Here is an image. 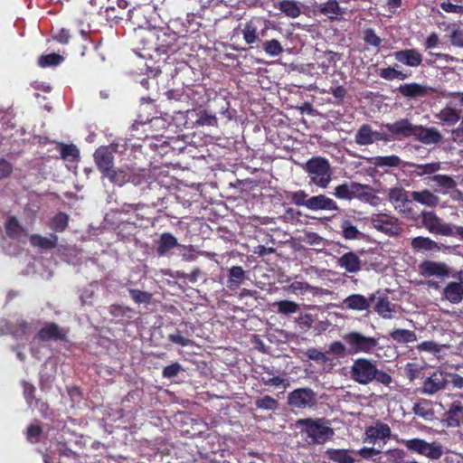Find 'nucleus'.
Segmentation results:
<instances>
[{"mask_svg": "<svg viewBox=\"0 0 463 463\" xmlns=\"http://www.w3.org/2000/svg\"><path fill=\"white\" fill-rule=\"evenodd\" d=\"M395 305L391 303L388 297H380L375 304V312L385 319H392L393 317L392 312H394Z\"/></svg>", "mask_w": 463, "mask_h": 463, "instance_id": "nucleus-36", "label": "nucleus"}, {"mask_svg": "<svg viewBox=\"0 0 463 463\" xmlns=\"http://www.w3.org/2000/svg\"><path fill=\"white\" fill-rule=\"evenodd\" d=\"M420 215L423 226L430 232L447 237L456 236L463 241V226L444 222L433 211H422Z\"/></svg>", "mask_w": 463, "mask_h": 463, "instance_id": "nucleus-7", "label": "nucleus"}, {"mask_svg": "<svg viewBox=\"0 0 463 463\" xmlns=\"http://www.w3.org/2000/svg\"><path fill=\"white\" fill-rule=\"evenodd\" d=\"M263 372L260 373V381L266 386H280L282 385L284 388H288L289 386V382L287 379H284L280 376H276L273 373L272 369L269 367L263 366Z\"/></svg>", "mask_w": 463, "mask_h": 463, "instance_id": "nucleus-31", "label": "nucleus"}, {"mask_svg": "<svg viewBox=\"0 0 463 463\" xmlns=\"http://www.w3.org/2000/svg\"><path fill=\"white\" fill-rule=\"evenodd\" d=\"M374 298L373 294L369 298L360 294H353L345 298L343 303L348 309L364 311L370 307L371 302L373 301Z\"/></svg>", "mask_w": 463, "mask_h": 463, "instance_id": "nucleus-24", "label": "nucleus"}, {"mask_svg": "<svg viewBox=\"0 0 463 463\" xmlns=\"http://www.w3.org/2000/svg\"><path fill=\"white\" fill-rule=\"evenodd\" d=\"M364 41L371 46L379 48L383 40L375 33L372 28H367L364 31Z\"/></svg>", "mask_w": 463, "mask_h": 463, "instance_id": "nucleus-62", "label": "nucleus"}, {"mask_svg": "<svg viewBox=\"0 0 463 463\" xmlns=\"http://www.w3.org/2000/svg\"><path fill=\"white\" fill-rule=\"evenodd\" d=\"M437 118L440 120L442 123L448 126H454L460 119V111L451 107L450 105H447L443 108L437 115Z\"/></svg>", "mask_w": 463, "mask_h": 463, "instance_id": "nucleus-32", "label": "nucleus"}, {"mask_svg": "<svg viewBox=\"0 0 463 463\" xmlns=\"http://www.w3.org/2000/svg\"><path fill=\"white\" fill-rule=\"evenodd\" d=\"M447 414L449 425L459 426L463 424V405L460 402H453Z\"/></svg>", "mask_w": 463, "mask_h": 463, "instance_id": "nucleus-40", "label": "nucleus"}, {"mask_svg": "<svg viewBox=\"0 0 463 463\" xmlns=\"http://www.w3.org/2000/svg\"><path fill=\"white\" fill-rule=\"evenodd\" d=\"M350 378L362 385L376 382L389 387L392 383V376L387 372L378 369L375 361L364 357H359L353 361L350 367Z\"/></svg>", "mask_w": 463, "mask_h": 463, "instance_id": "nucleus-1", "label": "nucleus"}, {"mask_svg": "<svg viewBox=\"0 0 463 463\" xmlns=\"http://www.w3.org/2000/svg\"><path fill=\"white\" fill-rule=\"evenodd\" d=\"M63 56L58 53H49L41 55L38 59V65L42 68L57 66L63 61Z\"/></svg>", "mask_w": 463, "mask_h": 463, "instance_id": "nucleus-54", "label": "nucleus"}, {"mask_svg": "<svg viewBox=\"0 0 463 463\" xmlns=\"http://www.w3.org/2000/svg\"><path fill=\"white\" fill-rule=\"evenodd\" d=\"M343 339L347 345L349 354L359 353L373 354L379 346V342L376 338L364 335L357 331L345 334Z\"/></svg>", "mask_w": 463, "mask_h": 463, "instance_id": "nucleus-9", "label": "nucleus"}, {"mask_svg": "<svg viewBox=\"0 0 463 463\" xmlns=\"http://www.w3.org/2000/svg\"><path fill=\"white\" fill-rule=\"evenodd\" d=\"M215 93L213 90H208L203 85H194L185 88L181 94L174 90H169L166 94L169 99L186 100L194 109V107L206 105L213 99L212 96H214Z\"/></svg>", "mask_w": 463, "mask_h": 463, "instance_id": "nucleus-8", "label": "nucleus"}, {"mask_svg": "<svg viewBox=\"0 0 463 463\" xmlns=\"http://www.w3.org/2000/svg\"><path fill=\"white\" fill-rule=\"evenodd\" d=\"M297 426L312 444H324L334 435V430L324 418L299 419L297 420Z\"/></svg>", "mask_w": 463, "mask_h": 463, "instance_id": "nucleus-3", "label": "nucleus"}, {"mask_svg": "<svg viewBox=\"0 0 463 463\" xmlns=\"http://www.w3.org/2000/svg\"><path fill=\"white\" fill-rule=\"evenodd\" d=\"M412 411L417 416L426 420H431L434 415L433 410L430 408V403L426 401L415 403Z\"/></svg>", "mask_w": 463, "mask_h": 463, "instance_id": "nucleus-52", "label": "nucleus"}, {"mask_svg": "<svg viewBox=\"0 0 463 463\" xmlns=\"http://www.w3.org/2000/svg\"><path fill=\"white\" fill-rule=\"evenodd\" d=\"M390 337L400 345L413 343L417 340L416 333L408 329H394L390 332Z\"/></svg>", "mask_w": 463, "mask_h": 463, "instance_id": "nucleus-38", "label": "nucleus"}, {"mask_svg": "<svg viewBox=\"0 0 463 463\" xmlns=\"http://www.w3.org/2000/svg\"><path fill=\"white\" fill-rule=\"evenodd\" d=\"M411 247L416 251L420 252H439L441 246L429 237L418 236L412 239Z\"/></svg>", "mask_w": 463, "mask_h": 463, "instance_id": "nucleus-30", "label": "nucleus"}, {"mask_svg": "<svg viewBox=\"0 0 463 463\" xmlns=\"http://www.w3.org/2000/svg\"><path fill=\"white\" fill-rule=\"evenodd\" d=\"M413 137L425 145H436L441 142L442 135L435 128H427L422 125H415Z\"/></svg>", "mask_w": 463, "mask_h": 463, "instance_id": "nucleus-18", "label": "nucleus"}, {"mask_svg": "<svg viewBox=\"0 0 463 463\" xmlns=\"http://www.w3.org/2000/svg\"><path fill=\"white\" fill-rule=\"evenodd\" d=\"M69 220L66 213L59 212L49 220L47 225L54 232H63L68 227Z\"/></svg>", "mask_w": 463, "mask_h": 463, "instance_id": "nucleus-37", "label": "nucleus"}, {"mask_svg": "<svg viewBox=\"0 0 463 463\" xmlns=\"http://www.w3.org/2000/svg\"><path fill=\"white\" fill-rule=\"evenodd\" d=\"M114 152L116 147L113 145L101 146L95 150L93 158L101 176L114 167Z\"/></svg>", "mask_w": 463, "mask_h": 463, "instance_id": "nucleus-13", "label": "nucleus"}, {"mask_svg": "<svg viewBox=\"0 0 463 463\" xmlns=\"http://www.w3.org/2000/svg\"><path fill=\"white\" fill-rule=\"evenodd\" d=\"M255 405L259 409L274 411L279 406V402L269 395H266L262 398L257 399Z\"/></svg>", "mask_w": 463, "mask_h": 463, "instance_id": "nucleus-60", "label": "nucleus"}, {"mask_svg": "<svg viewBox=\"0 0 463 463\" xmlns=\"http://www.w3.org/2000/svg\"><path fill=\"white\" fill-rule=\"evenodd\" d=\"M196 123L200 126L216 127L218 125V118L215 114H212L207 110H201Z\"/></svg>", "mask_w": 463, "mask_h": 463, "instance_id": "nucleus-58", "label": "nucleus"}, {"mask_svg": "<svg viewBox=\"0 0 463 463\" xmlns=\"http://www.w3.org/2000/svg\"><path fill=\"white\" fill-rule=\"evenodd\" d=\"M213 108L220 118L225 123L234 119L237 116V110L232 109L229 99L222 94L215 93L213 97Z\"/></svg>", "mask_w": 463, "mask_h": 463, "instance_id": "nucleus-15", "label": "nucleus"}, {"mask_svg": "<svg viewBox=\"0 0 463 463\" xmlns=\"http://www.w3.org/2000/svg\"><path fill=\"white\" fill-rule=\"evenodd\" d=\"M314 289L312 286H310L307 282L295 280L288 286V291L295 295H304L307 291H311Z\"/></svg>", "mask_w": 463, "mask_h": 463, "instance_id": "nucleus-61", "label": "nucleus"}, {"mask_svg": "<svg viewBox=\"0 0 463 463\" xmlns=\"http://www.w3.org/2000/svg\"><path fill=\"white\" fill-rule=\"evenodd\" d=\"M245 279V272L240 266L232 267L229 271L228 287L232 289L239 288Z\"/></svg>", "mask_w": 463, "mask_h": 463, "instance_id": "nucleus-48", "label": "nucleus"}, {"mask_svg": "<svg viewBox=\"0 0 463 463\" xmlns=\"http://www.w3.org/2000/svg\"><path fill=\"white\" fill-rule=\"evenodd\" d=\"M309 198L310 197L304 190L286 193V199L289 200L291 203L297 206H305L307 208Z\"/></svg>", "mask_w": 463, "mask_h": 463, "instance_id": "nucleus-49", "label": "nucleus"}, {"mask_svg": "<svg viewBox=\"0 0 463 463\" xmlns=\"http://www.w3.org/2000/svg\"><path fill=\"white\" fill-rule=\"evenodd\" d=\"M429 180L433 182L437 186L434 192L447 194L449 191L457 187V182L449 175H434Z\"/></svg>", "mask_w": 463, "mask_h": 463, "instance_id": "nucleus-29", "label": "nucleus"}, {"mask_svg": "<svg viewBox=\"0 0 463 463\" xmlns=\"http://www.w3.org/2000/svg\"><path fill=\"white\" fill-rule=\"evenodd\" d=\"M421 366L415 363H408L404 367V373L410 381L419 378L421 373Z\"/></svg>", "mask_w": 463, "mask_h": 463, "instance_id": "nucleus-63", "label": "nucleus"}, {"mask_svg": "<svg viewBox=\"0 0 463 463\" xmlns=\"http://www.w3.org/2000/svg\"><path fill=\"white\" fill-rule=\"evenodd\" d=\"M392 430L387 423L377 420L375 425L365 428L364 442L375 444L379 440H383L386 443V440L390 439Z\"/></svg>", "mask_w": 463, "mask_h": 463, "instance_id": "nucleus-17", "label": "nucleus"}, {"mask_svg": "<svg viewBox=\"0 0 463 463\" xmlns=\"http://www.w3.org/2000/svg\"><path fill=\"white\" fill-rule=\"evenodd\" d=\"M156 244V253L160 257L169 258L173 254H177L190 260L196 259L201 255V252L194 246L179 243L177 238L171 232L161 233Z\"/></svg>", "mask_w": 463, "mask_h": 463, "instance_id": "nucleus-2", "label": "nucleus"}, {"mask_svg": "<svg viewBox=\"0 0 463 463\" xmlns=\"http://www.w3.org/2000/svg\"><path fill=\"white\" fill-rule=\"evenodd\" d=\"M307 209L311 211H337V203L325 194L311 196L307 203Z\"/></svg>", "mask_w": 463, "mask_h": 463, "instance_id": "nucleus-23", "label": "nucleus"}, {"mask_svg": "<svg viewBox=\"0 0 463 463\" xmlns=\"http://www.w3.org/2000/svg\"><path fill=\"white\" fill-rule=\"evenodd\" d=\"M448 382L449 380L445 373L442 371H435L423 382L421 391L423 393L434 394L444 389Z\"/></svg>", "mask_w": 463, "mask_h": 463, "instance_id": "nucleus-19", "label": "nucleus"}, {"mask_svg": "<svg viewBox=\"0 0 463 463\" xmlns=\"http://www.w3.org/2000/svg\"><path fill=\"white\" fill-rule=\"evenodd\" d=\"M68 329L61 327L54 322L46 323L37 333L36 337L42 342L65 341Z\"/></svg>", "mask_w": 463, "mask_h": 463, "instance_id": "nucleus-16", "label": "nucleus"}, {"mask_svg": "<svg viewBox=\"0 0 463 463\" xmlns=\"http://www.w3.org/2000/svg\"><path fill=\"white\" fill-rule=\"evenodd\" d=\"M29 242L34 248L49 250L56 248L58 245V236L55 233H50L48 236L32 234L29 237Z\"/></svg>", "mask_w": 463, "mask_h": 463, "instance_id": "nucleus-27", "label": "nucleus"}, {"mask_svg": "<svg viewBox=\"0 0 463 463\" xmlns=\"http://www.w3.org/2000/svg\"><path fill=\"white\" fill-rule=\"evenodd\" d=\"M397 90L402 97L410 99L425 97L428 94V88L417 82L401 84Z\"/></svg>", "mask_w": 463, "mask_h": 463, "instance_id": "nucleus-25", "label": "nucleus"}, {"mask_svg": "<svg viewBox=\"0 0 463 463\" xmlns=\"http://www.w3.org/2000/svg\"><path fill=\"white\" fill-rule=\"evenodd\" d=\"M5 228L7 237L10 239H17L23 232V227L14 216L8 217Z\"/></svg>", "mask_w": 463, "mask_h": 463, "instance_id": "nucleus-47", "label": "nucleus"}, {"mask_svg": "<svg viewBox=\"0 0 463 463\" xmlns=\"http://www.w3.org/2000/svg\"><path fill=\"white\" fill-rule=\"evenodd\" d=\"M444 297L452 304H458L463 299V285L458 282H449L444 288Z\"/></svg>", "mask_w": 463, "mask_h": 463, "instance_id": "nucleus-33", "label": "nucleus"}, {"mask_svg": "<svg viewBox=\"0 0 463 463\" xmlns=\"http://www.w3.org/2000/svg\"><path fill=\"white\" fill-rule=\"evenodd\" d=\"M388 199L394 205L396 210L412 219H416L418 214L414 212L411 205L410 193L402 187H393L388 192Z\"/></svg>", "mask_w": 463, "mask_h": 463, "instance_id": "nucleus-10", "label": "nucleus"}, {"mask_svg": "<svg viewBox=\"0 0 463 463\" xmlns=\"http://www.w3.org/2000/svg\"><path fill=\"white\" fill-rule=\"evenodd\" d=\"M177 37L175 33H163L158 34L156 50L163 54L175 52Z\"/></svg>", "mask_w": 463, "mask_h": 463, "instance_id": "nucleus-28", "label": "nucleus"}, {"mask_svg": "<svg viewBox=\"0 0 463 463\" xmlns=\"http://www.w3.org/2000/svg\"><path fill=\"white\" fill-rule=\"evenodd\" d=\"M269 29V20L261 16H253L244 24H241L237 30H240L244 42L248 45L259 47Z\"/></svg>", "mask_w": 463, "mask_h": 463, "instance_id": "nucleus-6", "label": "nucleus"}, {"mask_svg": "<svg viewBox=\"0 0 463 463\" xmlns=\"http://www.w3.org/2000/svg\"><path fill=\"white\" fill-rule=\"evenodd\" d=\"M31 325L23 318L17 319L14 324L8 326L9 333L15 338H22L23 336L29 334Z\"/></svg>", "mask_w": 463, "mask_h": 463, "instance_id": "nucleus-45", "label": "nucleus"}, {"mask_svg": "<svg viewBox=\"0 0 463 463\" xmlns=\"http://www.w3.org/2000/svg\"><path fill=\"white\" fill-rule=\"evenodd\" d=\"M393 57L398 62L409 67H419L423 61L422 54L415 48L397 51Z\"/></svg>", "mask_w": 463, "mask_h": 463, "instance_id": "nucleus-20", "label": "nucleus"}, {"mask_svg": "<svg viewBox=\"0 0 463 463\" xmlns=\"http://www.w3.org/2000/svg\"><path fill=\"white\" fill-rule=\"evenodd\" d=\"M404 445L408 450L415 452L419 455H423L426 440L415 438L405 440Z\"/></svg>", "mask_w": 463, "mask_h": 463, "instance_id": "nucleus-59", "label": "nucleus"}, {"mask_svg": "<svg viewBox=\"0 0 463 463\" xmlns=\"http://www.w3.org/2000/svg\"><path fill=\"white\" fill-rule=\"evenodd\" d=\"M103 178H108L109 181L118 186H122L126 183L128 182L129 176H128V168H115L113 167L109 171H108L104 175H102Z\"/></svg>", "mask_w": 463, "mask_h": 463, "instance_id": "nucleus-34", "label": "nucleus"}, {"mask_svg": "<svg viewBox=\"0 0 463 463\" xmlns=\"http://www.w3.org/2000/svg\"><path fill=\"white\" fill-rule=\"evenodd\" d=\"M340 228L342 229L343 236L347 240L356 239L361 234L357 227L350 220L342 221Z\"/></svg>", "mask_w": 463, "mask_h": 463, "instance_id": "nucleus-56", "label": "nucleus"}, {"mask_svg": "<svg viewBox=\"0 0 463 463\" xmlns=\"http://www.w3.org/2000/svg\"><path fill=\"white\" fill-rule=\"evenodd\" d=\"M263 51L269 56H279L283 52V47L279 40L271 39L260 43Z\"/></svg>", "mask_w": 463, "mask_h": 463, "instance_id": "nucleus-51", "label": "nucleus"}, {"mask_svg": "<svg viewBox=\"0 0 463 463\" xmlns=\"http://www.w3.org/2000/svg\"><path fill=\"white\" fill-rule=\"evenodd\" d=\"M60 155L63 160L76 161L80 157V151L73 144H61Z\"/></svg>", "mask_w": 463, "mask_h": 463, "instance_id": "nucleus-50", "label": "nucleus"}, {"mask_svg": "<svg viewBox=\"0 0 463 463\" xmlns=\"http://www.w3.org/2000/svg\"><path fill=\"white\" fill-rule=\"evenodd\" d=\"M128 182L132 183L134 185L140 186L147 184L150 186L152 184V183L149 182V170L138 169L137 171H133L128 169Z\"/></svg>", "mask_w": 463, "mask_h": 463, "instance_id": "nucleus-46", "label": "nucleus"}, {"mask_svg": "<svg viewBox=\"0 0 463 463\" xmlns=\"http://www.w3.org/2000/svg\"><path fill=\"white\" fill-rule=\"evenodd\" d=\"M316 403L317 393L309 387L298 388L288 394V404L292 408H311Z\"/></svg>", "mask_w": 463, "mask_h": 463, "instance_id": "nucleus-11", "label": "nucleus"}, {"mask_svg": "<svg viewBox=\"0 0 463 463\" xmlns=\"http://www.w3.org/2000/svg\"><path fill=\"white\" fill-rule=\"evenodd\" d=\"M326 454L328 458L335 463H354V458L347 449H329Z\"/></svg>", "mask_w": 463, "mask_h": 463, "instance_id": "nucleus-44", "label": "nucleus"}, {"mask_svg": "<svg viewBox=\"0 0 463 463\" xmlns=\"http://www.w3.org/2000/svg\"><path fill=\"white\" fill-rule=\"evenodd\" d=\"M276 7L289 18H297L301 14L300 4L295 0H282Z\"/></svg>", "mask_w": 463, "mask_h": 463, "instance_id": "nucleus-35", "label": "nucleus"}, {"mask_svg": "<svg viewBox=\"0 0 463 463\" xmlns=\"http://www.w3.org/2000/svg\"><path fill=\"white\" fill-rule=\"evenodd\" d=\"M371 163L373 164L377 167H384V166L397 167V166L401 165L402 164L403 165L404 162H402V159L398 156L392 155V156H378L373 157L371 159Z\"/></svg>", "mask_w": 463, "mask_h": 463, "instance_id": "nucleus-42", "label": "nucleus"}, {"mask_svg": "<svg viewBox=\"0 0 463 463\" xmlns=\"http://www.w3.org/2000/svg\"><path fill=\"white\" fill-rule=\"evenodd\" d=\"M303 170L309 178V184L319 188L326 189L332 181V167L329 160L323 156H313L309 158Z\"/></svg>", "mask_w": 463, "mask_h": 463, "instance_id": "nucleus-4", "label": "nucleus"}, {"mask_svg": "<svg viewBox=\"0 0 463 463\" xmlns=\"http://www.w3.org/2000/svg\"><path fill=\"white\" fill-rule=\"evenodd\" d=\"M371 221L376 230L389 236H397L402 232L398 218L394 216L386 213H378L374 214Z\"/></svg>", "mask_w": 463, "mask_h": 463, "instance_id": "nucleus-12", "label": "nucleus"}, {"mask_svg": "<svg viewBox=\"0 0 463 463\" xmlns=\"http://www.w3.org/2000/svg\"><path fill=\"white\" fill-rule=\"evenodd\" d=\"M414 126L408 118H401L393 123L383 124V128L389 131L391 141L409 138L415 134Z\"/></svg>", "mask_w": 463, "mask_h": 463, "instance_id": "nucleus-14", "label": "nucleus"}, {"mask_svg": "<svg viewBox=\"0 0 463 463\" xmlns=\"http://www.w3.org/2000/svg\"><path fill=\"white\" fill-rule=\"evenodd\" d=\"M403 167L413 168L412 174L416 176L434 175L441 169L440 162H431L427 164H416L413 162H404Z\"/></svg>", "mask_w": 463, "mask_h": 463, "instance_id": "nucleus-26", "label": "nucleus"}, {"mask_svg": "<svg viewBox=\"0 0 463 463\" xmlns=\"http://www.w3.org/2000/svg\"><path fill=\"white\" fill-rule=\"evenodd\" d=\"M274 305L277 307L278 313L283 315L294 314L299 309V305L290 300H280Z\"/></svg>", "mask_w": 463, "mask_h": 463, "instance_id": "nucleus-57", "label": "nucleus"}, {"mask_svg": "<svg viewBox=\"0 0 463 463\" xmlns=\"http://www.w3.org/2000/svg\"><path fill=\"white\" fill-rule=\"evenodd\" d=\"M411 202H417L418 203L430 208L437 207L440 203V198L435 194L434 192L429 189H422L420 191H412L410 193Z\"/></svg>", "mask_w": 463, "mask_h": 463, "instance_id": "nucleus-22", "label": "nucleus"}, {"mask_svg": "<svg viewBox=\"0 0 463 463\" xmlns=\"http://www.w3.org/2000/svg\"><path fill=\"white\" fill-rule=\"evenodd\" d=\"M419 270L425 278H443L449 275V268L443 262H421Z\"/></svg>", "mask_w": 463, "mask_h": 463, "instance_id": "nucleus-21", "label": "nucleus"}, {"mask_svg": "<svg viewBox=\"0 0 463 463\" xmlns=\"http://www.w3.org/2000/svg\"><path fill=\"white\" fill-rule=\"evenodd\" d=\"M333 194L339 200L352 201L356 198L373 205L379 201V197L373 194L371 185L357 182H345L335 186Z\"/></svg>", "mask_w": 463, "mask_h": 463, "instance_id": "nucleus-5", "label": "nucleus"}, {"mask_svg": "<svg viewBox=\"0 0 463 463\" xmlns=\"http://www.w3.org/2000/svg\"><path fill=\"white\" fill-rule=\"evenodd\" d=\"M378 74L382 79L386 80H393L395 79L403 80L408 78V74L390 66L381 69Z\"/></svg>", "mask_w": 463, "mask_h": 463, "instance_id": "nucleus-55", "label": "nucleus"}, {"mask_svg": "<svg viewBox=\"0 0 463 463\" xmlns=\"http://www.w3.org/2000/svg\"><path fill=\"white\" fill-rule=\"evenodd\" d=\"M443 455V447L438 442L429 443L426 441L424 453L422 456L427 457L430 459L437 460Z\"/></svg>", "mask_w": 463, "mask_h": 463, "instance_id": "nucleus-53", "label": "nucleus"}, {"mask_svg": "<svg viewBox=\"0 0 463 463\" xmlns=\"http://www.w3.org/2000/svg\"><path fill=\"white\" fill-rule=\"evenodd\" d=\"M319 12L326 15L330 20H335L338 16L343 15L344 11L339 6L336 0H328L324 5L319 6Z\"/></svg>", "mask_w": 463, "mask_h": 463, "instance_id": "nucleus-39", "label": "nucleus"}, {"mask_svg": "<svg viewBox=\"0 0 463 463\" xmlns=\"http://www.w3.org/2000/svg\"><path fill=\"white\" fill-rule=\"evenodd\" d=\"M168 340L174 344L181 346H188L192 344V341L184 336L181 330L177 329L175 333L168 335Z\"/></svg>", "mask_w": 463, "mask_h": 463, "instance_id": "nucleus-64", "label": "nucleus"}, {"mask_svg": "<svg viewBox=\"0 0 463 463\" xmlns=\"http://www.w3.org/2000/svg\"><path fill=\"white\" fill-rule=\"evenodd\" d=\"M128 291L135 304L145 306L152 304V293L133 288H128Z\"/></svg>", "mask_w": 463, "mask_h": 463, "instance_id": "nucleus-43", "label": "nucleus"}, {"mask_svg": "<svg viewBox=\"0 0 463 463\" xmlns=\"http://www.w3.org/2000/svg\"><path fill=\"white\" fill-rule=\"evenodd\" d=\"M354 141L359 146H368L373 143V129L368 124H363L354 136Z\"/></svg>", "mask_w": 463, "mask_h": 463, "instance_id": "nucleus-41", "label": "nucleus"}]
</instances>
